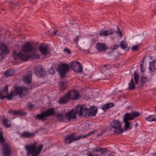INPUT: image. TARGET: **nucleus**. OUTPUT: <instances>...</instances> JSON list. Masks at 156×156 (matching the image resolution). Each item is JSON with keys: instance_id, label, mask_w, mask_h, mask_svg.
<instances>
[{"instance_id": "13", "label": "nucleus", "mask_w": 156, "mask_h": 156, "mask_svg": "<svg viewBox=\"0 0 156 156\" xmlns=\"http://www.w3.org/2000/svg\"><path fill=\"white\" fill-rule=\"evenodd\" d=\"M76 114L78 115V113L76 107V111L74 108L72 109L71 111L65 114V117L67 120L70 121L71 119H75L76 117Z\"/></svg>"}, {"instance_id": "27", "label": "nucleus", "mask_w": 156, "mask_h": 156, "mask_svg": "<svg viewBox=\"0 0 156 156\" xmlns=\"http://www.w3.org/2000/svg\"><path fill=\"white\" fill-rule=\"evenodd\" d=\"M3 124L7 128L10 127L11 124L10 120L4 119L2 121Z\"/></svg>"}, {"instance_id": "38", "label": "nucleus", "mask_w": 156, "mask_h": 156, "mask_svg": "<svg viewBox=\"0 0 156 156\" xmlns=\"http://www.w3.org/2000/svg\"><path fill=\"white\" fill-rule=\"evenodd\" d=\"M117 30L118 31H117L116 33L119 34V35L120 37H122V33L120 31L119 29L118 28Z\"/></svg>"}, {"instance_id": "6", "label": "nucleus", "mask_w": 156, "mask_h": 156, "mask_svg": "<svg viewBox=\"0 0 156 156\" xmlns=\"http://www.w3.org/2000/svg\"><path fill=\"white\" fill-rule=\"evenodd\" d=\"M55 109L53 108H51L44 111L42 112L41 114H37L35 118L39 120L43 121L46 117L53 116L55 114Z\"/></svg>"}, {"instance_id": "23", "label": "nucleus", "mask_w": 156, "mask_h": 156, "mask_svg": "<svg viewBox=\"0 0 156 156\" xmlns=\"http://www.w3.org/2000/svg\"><path fill=\"white\" fill-rule=\"evenodd\" d=\"M114 106L113 104L112 103H110L106 104L104 106H103L101 107L102 109L104 111H105L110 108L113 107Z\"/></svg>"}, {"instance_id": "34", "label": "nucleus", "mask_w": 156, "mask_h": 156, "mask_svg": "<svg viewBox=\"0 0 156 156\" xmlns=\"http://www.w3.org/2000/svg\"><path fill=\"white\" fill-rule=\"evenodd\" d=\"M147 80V78L143 76H142L141 78V83L142 85L144 84Z\"/></svg>"}, {"instance_id": "50", "label": "nucleus", "mask_w": 156, "mask_h": 156, "mask_svg": "<svg viewBox=\"0 0 156 156\" xmlns=\"http://www.w3.org/2000/svg\"><path fill=\"white\" fill-rule=\"evenodd\" d=\"M86 53H88V54H89V50H87L86 51Z\"/></svg>"}, {"instance_id": "55", "label": "nucleus", "mask_w": 156, "mask_h": 156, "mask_svg": "<svg viewBox=\"0 0 156 156\" xmlns=\"http://www.w3.org/2000/svg\"><path fill=\"white\" fill-rule=\"evenodd\" d=\"M102 79H107L106 78H102Z\"/></svg>"}, {"instance_id": "49", "label": "nucleus", "mask_w": 156, "mask_h": 156, "mask_svg": "<svg viewBox=\"0 0 156 156\" xmlns=\"http://www.w3.org/2000/svg\"><path fill=\"white\" fill-rule=\"evenodd\" d=\"M53 29L54 30V31L53 32L52 34H53V35H55L56 34L57 31L56 30H55L54 29Z\"/></svg>"}, {"instance_id": "51", "label": "nucleus", "mask_w": 156, "mask_h": 156, "mask_svg": "<svg viewBox=\"0 0 156 156\" xmlns=\"http://www.w3.org/2000/svg\"><path fill=\"white\" fill-rule=\"evenodd\" d=\"M101 133H99V134H98V137H99V136H100L101 135Z\"/></svg>"}, {"instance_id": "45", "label": "nucleus", "mask_w": 156, "mask_h": 156, "mask_svg": "<svg viewBox=\"0 0 156 156\" xmlns=\"http://www.w3.org/2000/svg\"><path fill=\"white\" fill-rule=\"evenodd\" d=\"M6 98V96H4L0 94V99H3Z\"/></svg>"}, {"instance_id": "43", "label": "nucleus", "mask_w": 156, "mask_h": 156, "mask_svg": "<svg viewBox=\"0 0 156 156\" xmlns=\"http://www.w3.org/2000/svg\"><path fill=\"white\" fill-rule=\"evenodd\" d=\"M144 62H142V64H141L140 65V66H141V71L142 72H144V71L143 70L144 69V67L143 66V63Z\"/></svg>"}, {"instance_id": "2", "label": "nucleus", "mask_w": 156, "mask_h": 156, "mask_svg": "<svg viewBox=\"0 0 156 156\" xmlns=\"http://www.w3.org/2000/svg\"><path fill=\"white\" fill-rule=\"evenodd\" d=\"M76 111L79 116L91 115L95 116L97 113V109L94 107H92L90 109H87L86 105H78L76 106Z\"/></svg>"}, {"instance_id": "10", "label": "nucleus", "mask_w": 156, "mask_h": 156, "mask_svg": "<svg viewBox=\"0 0 156 156\" xmlns=\"http://www.w3.org/2000/svg\"><path fill=\"white\" fill-rule=\"evenodd\" d=\"M15 90L13 91L16 95H19L21 98H23L27 94V88L25 87H15Z\"/></svg>"}, {"instance_id": "14", "label": "nucleus", "mask_w": 156, "mask_h": 156, "mask_svg": "<svg viewBox=\"0 0 156 156\" xmlns=\"http://www.w3.org/2000/svg\"><path fill=\"white\" fill-rule=\"evenodd\" d=\"M66 94L69 97V100H77L80 96L79 91L76 90H69Z\"/></svg>"}, {"instance_id": "41", "label": "nucleus", "mask_w": 156, "mask_h": 156, "mask_svg": "<svg viewBox=\"0 0 156 156\" xmlns=\"http://www.w3.org/2000/svg\"><path fill=\"white\" fill-rule=\"evenodd\" d=\"M4 91L5 92L6 94H8V89L7 85H6L5 87Z\"/></svg>"}, {"instance_id": "18", "label": "nucleus", "mask_w": 156, "mask_h": 156, "mask_svg": "<svg viewBox=\"0 0 156 156\" xmlns=\"http://www.w3.org/2000/svg\"><path fill=\"white\" fill-rule=\"evenodd\" d=\"M32 76V72L29 71L27 73L26 76L23 77V80L27 84H30L31 83Z\"/></svg>"}, {"instance_id": "17", "label": "nucleus", "mask_w": 156, "mask_h": 156, "mask_svg": "<svg viewBox=\"0 0 156 156\" xmlns=\"http://www.w3.org/2000/svg\"><path fill=\"white\" fill-rule=\"evenodd\" d=\"M38 49L41 53L44 55H46L50 52L48 46L45 44H41L39 47Z\"/></svg>"}, {"instance_id": "26", "label": "nucleus", "mask_w": 156, "mask_h": 156, "mask_svg": "<svg viewBox=\"0 0 156 156\" xmlns=\"http://www.w3.org/2000/svg\"><path fill=\"white\" fill-rule=\"evenodd\" d=\"M9 112L13 115H24V113H22L20 111H12V110H10L9 111Z\"/></svg>"}, {"instance_id": "37", "label": "nucleus", "mask_w": 156, "mask_h": 156, "mask_svg": "<svg viewBox=\"0 0 156 156\" xmlns=\"http://www.w3.org/2000/svg\"><path fill=\"white\" fill-rule=\"evenodd\" d=\"M132 49L133 51H137L138 50V45H136L133 46L132 47Z\"/></svg>"}, {"instance_id": "52", "label": "nucleus", "mask_w": 156, "mask_h": 156, "mask_svg": "<svg viewBox=\"0 0 156 156\" xmlns=\"http://www.w3.org/2000/svg\"><path fill=\"white\" fill-rule=\"evenodd\" d=\"M138 126V124L137 123H136V125H135V127H136Z\"/></svg>"}, {"instance_id": "56", "label": "nucleus", "mask_w": 156, "mask_h": 156, "mask_svg": "<svg viewBox=\"0 0 156 156\" xmlns=\"http://www.w3.org/2000/svg\"><path fill=\"white\" fill-rule=\"evenodd\" d=\"M120 1H121V0H119Z\"/></svg>"}, {"instance_id": "5", "label": "nucleus", "mask_w": 156, "mask_h": 156, "mask_svg": "<svg viewBox=\"0 0 156 156\" xmlns=\"http://www.w3.org/2000/svg\"><path fill=\"white\" fill-rule=\"evenodd\" d=\"M110 128L115 133L121 134L123 132L122 123L118 120L114 119L110 123Z\"/></svg>"}, {"instance_id": "46", "label": "nucleus", "mask_w": 156, "mask_h": 156, "mask_svg": "<svg viewBox=\"0 0 156 156\" xmlns=\"http://www.w3.org/2000/svg\"><path fill=\"white\" fill-rule=\"evenodd\" d=\"M106 151H101L100 152L101 154L102 155L105 154L106 153Z\"/></svg>"}, {"instance_id": "4", "label": "nucleus", "mask_w": 156, "mask_h": 156, "mask_svg": "<svg viewBox=\"0 0 156 156\" xmlns=\"http://www.w3.org/2000/svg\"><path fill=\"white\" fill-rule=\"evenodd\" d=\"M43 147L42 144L40 145L36 149V142L30 145H27L25 148L27 152V155L32 154V156H37L40 153Z\"/></svg>"}, {"instance_id": "20", "label": "nucleus", "mask_w": 156, "mask_h": 156, "mask_svg": "<svg viewBox=\"0 0 156 156\" xmlns=\"http://www.w3.org/2000/svg\"><path fill=\"white\" fill-rule=\"evenodd\" d=\"M69 97L67 96L66 94L62 97L60 98L58 102L60 104H66L69 100Z\"/></svg>"}, {"instance_id": "9", "label": "nucleus", "mask_w": 156, "mask_h": 156, "mask_svg": "<svg viewBox=\"0 0 156 156\" xmlns=\"http://www.w3.org/2000/svg\"><path fill=\"white\" fill-rule=\"evenodd\" d=\"M69 70V68L67 64H62L58 66V71L62 78H63L66 76V72Z\"/></svg>"}, {"instance_id": "28", "label": "nucleus", "mask_w": 156, "mask_h": 156, "mask_svg": "<svg viewBox=\"0 0 156 156\" xmlns=\"http://www.w3.org/2000/svg\"><path fill=\"white\" fill-rule=\"evenodd\" d=\"M135 87L133 79H132L130 82L129 83L128 89L129 90H134L135 89Z\"/></svg>"}, {"instance_id": "21", "label": "nucleus", "mask_w": 156, "mask_h": 156, "mask_svg": "<svg viewBox=\"0 0 156 156\" xmlns=\"http://www.w3.org/2000/svg\"><path fill=\"white\" fill-rule=\"evenodd\" d=\"M34 136V134L32 133H29L28 131L23 132L20 137L26 138H30L33 137Z\"/></svg>"}, {"instance_id": "24", "label": "nucleus", "mask_w": 156, "mask_h": 156, "mask_svg": "<svg viewBox=\"0 0 156 156\" xmlns=\"http://www.w3.org/2000/svg\"><path fill=\"white\" fill-rule=\"evenodd\" d=\"M15 73V71L13 69H9L7 70L5 73V75L6 77L12 76Z\"/></svg>"}, {"instance_id": "36", "label": "nucleus", "mask_w": 156, "mask_h": 156, "mask_svg": "<svg viewBox=\"0 0 156 156\" xmlns=\"http://www.w3.org/2000/svg\"><path fill=\"white\" fill-rule=\"evenodd\" d=\"M119 43L118 42L116 43L115 45L113 46V48H112V49L113 50H115V49H117L119 48Z\"/></svg>"}, {"instance_id": "47", "label": "nucleus", "mask_w": 156, "mask_h": 156, "mask_svg": "<svg viewBox=\"0 0 156 156\" xmlns=\"http://www.w3.org/2000/svg\"><path fill=\"white\" fill-rule=\"evenodd\" d=\"M60 85L61 87H63L65 85V83L63 82H61L60 83Z\"/></svg>"}, {"instance_id": "42", "label": "nucleus", "mask_w": 156, "mask_h": 156, "mask_svg": "<svg viewBox=\"0 0 156 156\" xmlns=\"http://www.w3.org/2000/svg\"><path fill=\"white\" fill-rule=\"evenodd\" d=\"M76 38L74 39V41L75 43H76L77 42V40L79 39V36H76Z\"/></svg>"}, {"instance_id": "32", "label": "nucleus", "mask_w": 156, "mask_h": 156, "mask_svg": "<svg viewBox=\"0 0 156 156\" xmlns=\"http://www.w3.org/2000/svg\"><path fill=\"white\" fill-rule=\"evenodd\" d=\"M56 116L58 120L62 121L64 120L63 115L62 114H58L56 115Z\"/></svg>"}, {"instance_id": "1", "label": "nucleus", "mask_w": 156, "mask_h": 156, "mask_svg": "<svg viewBox=\"0 0 156 156\" xmlns=\"http://www.w3.org/2000/svg\"><path fill=\"white\" fill-rule=\"evenodd\" d=\"M37 49L36 47L32 46L29 42L25 43L21 47L20 51L17 53L15 51H13V56L15 59H19L20 60L26 62L29 59L33 60L37 59Z\"/></svg>"}, {"instance_id": "44", "label": "nucleus", "mask_w": 156, "mask_h": 156, "mask_svg": "<svg viewBox=\"0 0 156 156\" xmlns=\"http://www.w3.org/2000/svg\"><path fill=\"white\" fill-rule=\"evenodd\" d=\"M91 41L93 43H94L98 41V39L97 38H93Z\"/></svg>"}, {"instance_id": "12", "label": "nucleus", "mask_w": 156, "mask_h": 156, "mask_svg": "<svg viewBox=\"0 0 156 156\" xmlns=\"http://www.w3.org/2000/svg\"><path fill=\"white\" fill-rule=\"evenodd\" d=\"M34 73L39 77H44L46 74V72L44 68L40 66H37L34 68Z\"/></svg>"}, {"instance_id": "54", "label": "nucleus", "mask_w": 156, "mask_h": 156, "mask_svg": "<svg viewBox=\"0 0 156 156\" xmlns=\"http://www.w3.org/2000/svg\"><path fill=\"white\" fill-rule=\"evenodd\" d=\"M65 39H66V40H67V38L66 37H64Z\"/></svg>"}, {"instance_id": "35", "label": "nucleus", "mask_w": 156, "mask_h": 156, "mask_svg": "<svg viewBox=\"0 0 156 156\" xmlns=\"http://www.w3.org/2000/svg\"><path fill=\"white\" fill-rule=\"evenodd\" d=\"M12 92L13 91H12L10 92L9 94L8 95L6 96V98H7L9 100H11L12 99L14 95V94Z\"/></svg>"}, {"instance_id": "53", "label": "nucleus", "mask_w": 156, "mask_h": 156, "mask_svg": "<svg viewBox=\"0 0 156 156\" xmlns=\"http://www.w3.org/2000/svg\"><path fill=\"white\" fill-rule=\"evenodd\" d=\"M155 108H156L154 109V111L156 113V107H155Z\"/></svg>"}, {"instance_id": "11", "label": "nucleus", "mask_w": 156, "mask_h": 156, "mask_svg": "<svg viewBox=\"0 0 156 156\" xmlns=\"http://www.w3.org/2000/svg\"><path fill=\"white\" fill-rule=\"evenodd\" d=\"M70 67L75 72L80 73L82 71V66L79 62L73 61L71 62Z\"/></svg>"}, {"instance_id": "40", "label": "nucleus", "mask_w": 156, "mask_h": 156, "mask_svg": "<svg viewBox=\"0 0 156 156\" xmlns=\"http://www.w3.org/2000/svg\"><path fill=\"white\" fill-rule=\"evenodd\" d=\"M28 106L29 108H31L33 106V105L32 104L31 102H28Z\"/></svg>"}, {"instance_id": "30", "label": "nucleus", "mask_w": 156, "mask_h": 156, "mask_svg": "<svg viewBox=\"0 0 156 156\" xmlns=\"http://www.w3.org/2000/svg\"><path fill=\"white\" fill-rule=\"evenodd\" d=\"M120 46L121 48L122 49H124L127 47V44L125 41H122L120 43Z\"/></svg>"}, {"instance_id": "29", "label": "nucleus", "mask_w": 156, "mask_h": 156, "mask_svg": "<svg viewBox=\"0 0 156 156\" xmlns=\"http://www.w3.org/2000/svg\"><path fill=\"white\" fill-rule=\"evenodd\" d=\"M150 68L151 70L153 71L156 69V62L154 61L153 62H150Z\"/></svg>"}, {"instance_id": "48", "label": "nucleus", "mask_w": 156, "mask_h": 156, "mask_svg": "<svg viewBox=\"0 0 156 156\" xmlns=\"http://www.w3.org/2000/svg\"><path fill=\"white\" fill-rule=\"evenodd\" d=\"M50 72L52 74H53L54 72V69L52 68V67H51L50 69Z\"/></svg>"}, {"instance_id": "22", "label": "nucleus", "mask_w": 156, "mask_h": 156, "mask_svg": "<svg viewBox=\"0 0 156 156\" xmlns=\"http://www.w3.org/2000/svg\"><path fill=\"white\" fill-rule=\"evenodd\" d=\"M102 149L100 147H97L94 148L92 151L93 154H92L91 152H89L88 153L87 156H97V154L95 152L100 151Z\"/></svg>"}, {"instance_id": "7", "label": "nucleus", "mask_w": 156, "mask_h": 156, "mask_svg": "<svg viewBox=\"0 0 156 156\" xmlns=\"http://www.w3.org/2000/svg\"><path fill=\"white\" fill-rule=\"evenodd\" d=\"M5 140L2 133L1 132L0 128V143L3 144L2 152L4 156H10L12 153L10 149L9 144L7 143H4Z\"/></svg>"}, {"instance_id": "39", "label": "nucleus", "mask_w": 156, "mask_h": 156, "mask_svg": "<svg viewBox=\"0 0 156 156\" xmlns=\"http://www.w3.org/2000/svg\"><path fill=\"white\" fill-rule=\"evenodd\" d=\"M64 51L65 52H67L68 54H70L71 53L70 50L67 48H65L64 49Z\"/></svg>"}, {"instance_id": "19", "label": "nucleus", "mask_w": 156, "mask_h": 156, "mask_svg": "<svg viewBox=\"0 0 156 156\" xmlns=\"http://www.w3.org/2000/svg\"><path fill=\"white\" fill-rule=\"evenodd\" d=\"M114 32V30L112 29H111L109 30H105L103 29H102L100 31L99 35L101 36H106L108 35H112Z\"/></svg>"}, {"instance_id": "31", "label": "nucleus", "mask_w": 156, "mask_h": 156, "mask_svg": "<svg viewBox=\"0 0 156 156\" xmlns=\"http://www.w3.org/2000/svg\"><path fill=\"white\" fill-rule=\"evenodd\" d=\"M98 131L97 130H94L92 131V132L89 133H88L87 134H86L82 136V138H86L87 136H90V135L94 134L96 132H97Z\"/></svg>"}, {"instance_id": "33", "label": "nucleus", "mask_w": 156, "mask_h": 156, "mask_svg": "<svg viewBox=\"0 0 156 156\" xmlns=\"http://www.w3.org/2000/svg\"><path fill=\"white\" fill-rule=\"evenodd\" d=\"M134 77L135 81V83L137 84L138 83L139 76L138 74L136 72L134 73Z\"/></svg>"}, {"instance_id": "8", "label": "nucleus", "mask_w": 156, "mask_h": 156, "mask_svg": "<svg viewBox=\"0 0 156 156\" xmlns=\"http://www.w3.org/2000/svg\"><path fill=\"white\" fill-rule=\"evenodd\" d=\"M81 139H82V135L77 136L76 133H72L66 137L65 141L66 143L69 144L74 141L78 140Z\"/></svg>"}, {"instance_id": "15", "label": "nucleus", "mask_w": 156, "mask_h": 156, "mask_svg": "<svg viewBox=\"0 0 156 156\" xmlns=\"http://www.w3.org/2000/svg\"><path fill=\"white\" fill-rule=\"evenodd\" d=\"M9 52L7 46L4 44L2 45L0 48V61H1L3 58V54H8Z\"/></svg>"}, {"instance_id": "3", "label": "nucleus", "mask_w": 156, "mask_h": 156, "mask_svg": "<svg viewBox=\"0 0 156 156\" xmlns=\"http://www.w3.org/2000/svg\"><path fill=\"white\" fill-rule=\"evenodd\" d=\"M140 115L139 112H133L131 113H127L124 115L123 119V122L124 123V129L127 130L128 129H131V127L130 126L129 120H133L135 118H136Z\"/></svg>"}, {"instance_id": "25", "label": "nucleus", "mask_w": 156, "mask_h": 156, "mask_svg": "<svg viewBox=\"0 0 156 156\" xmlns=\"http://www.w3.org/2000/svg\"><path fill=\"white\" fill-rule=\"evenodd\" d=\"M145 119L146 120L149 122L154 121L156 122V115H150L148 117L146 118Z\"/></svg>"}, {"instance_id": "16", "label": "nucleus", "mask_w": 156, "mask_h": 156, "mask_svg": "<svg viewBox=\"0 0 156 156\" xmlns=\"http://www.w3.org/2000/svg\"><path fill=\"white\" fill-rule=\"evenodd\" d=\"M96 49L98 51H106L108 48L107 46L105 43L98 42L95 45Z\"/></svg>"}]
</instances>
